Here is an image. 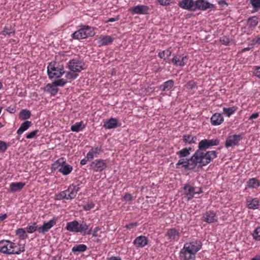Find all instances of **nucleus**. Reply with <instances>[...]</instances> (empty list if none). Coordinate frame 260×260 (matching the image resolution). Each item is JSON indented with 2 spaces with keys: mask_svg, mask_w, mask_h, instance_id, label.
<instances>
[{
  "mask_svg": "<svg viewBox=\"0 0 260 260\" xmlns=\"http://www.w3.org/2000/svg\"><path fill=\"white\" fill-rule=\"evenodd\" d=\"M219 144L218 139H203L201 140L198 146V149L191 156V160H196V162H200L201 167L209 164L211 160L217 157L216 151H208L204 152V151L209 149L210 147L217 146Z\"/></svg>",
  "mask_w": 260,
  "mask_h": 260,
  "instance_id": "f257e3e1",
  "label": "nucleus"
},
{
  "mask_svg": "<svg viewBox=\"0 0 260 260\" xmlns=\"http://www.w3.org/2000/svg\"><path fill=\"white\" fill-rule=\"evenodd\" d=\"M202 247L201 241L198 239H193L185 243L179 252L181 260H195L196 254Z\"/></svg>",
  "mask_w": 260,
  "mask_h": 260,
  "instance_id": "f03ea898",
  "label": "nucleus"
},
{
  "mask_svg": "<svg viewBox=\"0 0 260 260\" xmlns=\"http://www.w3.org/2000/svg\"><path fill=\"white\" fill-rule=\"evenodd\" d=\"M25 251L24 245L21 246L18 243L10 240L0 241V252L6 255L20 254Z\"/></svg>",
  "mask_w": 260,
  "mask_h": 260,
  "instance_id": "7ed1b4c3",
  "label": "nucleus"
},
{
  "mask_svg": "<svg viewBox=\"0 0 260 260\" xmlns=\"http://www.w3.org/2000/svg\"><path fill=\"white\" fill-rule=\"evenodd\" d=\"M95 35L94 28L88 25H83L71 35L72 38L76 40L86 39Z\"/></svg>",
  "mask_w": 260,
  "mask_h": 260,
  "instance_id": "20e7f679",
  "label": "nucleus"
},
{
  "mask_svg": "<svg viewBox=\"0 0 260 260\" xmlns=\"http://www.w3.org/2000/svg\"><path fill=\"white\" fill-rule=\"evenodd\" d=\"M79 187L73 184L70 185L68 188L64 191H61L56 196V199L58 200L63 199L72 200L76 196L79 190Z\"/></svg>",
  "mask_w": 260,
  "mask_h": 260,
  "instance_id": "39448f33",
  "label": "nucleus"
},
{
  "mask_svg": "<svg viewBox=\"0 0 260 260\" xmlns=\"http://www.w3.org/2000/svg\"><path fill=\"white\" fill-rule=\"evenodd\" d=\"M65 73L62 65L56 62H50L47 67V73L50 79L58 78Z\"/></svg>",
  "mask_w": 260,
  "mask_h": 260,
  "instance_id": "423d86ee",
  "label": "nucleus"
},
{
  "mask_svg": "<svg viewBox=\"0 0 260 260\" xmlns=\"http://www.w3.org/2000/svg\"><path fill=\"white\" fill-rule=\"evenodd\" d=\"M66 229L70 232L82 233V232L88 229V225L85 222L79 223L77 220L68 222L67 223Z\"/></svg>",
  "mask_w": 260,
  "mask_h": 260,
  "instance_id": "0eeeda50",
  "label": "nucleus"
},
{
  "mask_svg": "<svg viewBox=\"0 0 260 260\" xmlns=\"http://www.w3.org/2000/svg\"><path fill=\"white\" fill-rule=\"evenodd\" d=\"M191 157L187 159L186 158L180 159L178 162L176 164V168H180V166L182 165V167L184 168L185 169H193L199 164L200 167H201L200 162H196V160H191Z\"/></svg>",
  "mask_w": 260,
  "mask_h": 260,
  "instance_id": "6e6552de",
  "label": "nucleus"
},
{
  "mask_svg": "<svg viewBox=\"0 0 260 260\" xmlns=\"http://www.w3.org/2000/svg\"><path fill=\"white\" fill-rule=\"evenodd\" d=\"M183 191L187 197V200H190L193 198L196 194L202 193V189L201 188L194 187L189 184H186L183 187Z\"/></svg>",
  "mask_w": 260,
  "mask_h": 260,
  "instance_id": "1a4fd4ad",
  "label": "nucleus"
},
{
  "mask_svg": "<svg viewBox=\"0 0 260 260\" xmlns=\"http://www.w3.org/2000/svg\"><path fill=\"white\" fill-rule=\"evenodd\" d=\"M180 233L176 229H169L165 234V238L168 242L174 244L178 241L180 237Z\"/></svg>",
  "mask_w": 260,
  "mask_h": 260,
  "instance_id": "9d476101",
  "label": "nucleus"
},
{
  "mask_svg": "<svg viewBox=\"0 0 260 260\" xmlns=\"http://www.w3.org/2000/svg\"><path fill=\"white\" fill-rule=\"evenodd\" d=\"M90 170L94 172H102L105 170L107 167V165L105 160L99 159L91 162L89 165Z\"/></svg>",
  "mask_w": 260,
  "mask_h": 260,
  "instance_id": "9b49d317",
  "label": "nucleus"
},
{
  "mask_svg": "<svg viewBox=\"0 0 260 260\" xmlns=\"http://www.w3.org/2000/svg\"><path fill=\"white\" fill-rule=\"evenodd\" d=\"M84 63L79 58H73L68 62V68L72 71L80 72L84 69Z\"/></svg>",
  "mask_w": 260,
  "mask_h": 260,
  "instance_id": "f8f14e48",
  "label": "nucleus"
},
{
  "mask_svg": "<svg viewBox=\"0 0 260 260\" xmlns=\"http://www.w3.org/2000/svg\"><path fill=\"white\" fill-rule=\"evenodd\" d=\"M128 11L133 15H146L149 13L150 8L146 5H138L130 8Z\"/></svg>",
  "mask_w": 260,
  "mask_h": 260,
  "instance_id": "ddd939ff",
  "label": "nucleus"
},
{
  "mask_svg": "<svg viewBox=\"0 0 260 260\" xmlns=\"http://www.w3.org/2000/svg\"><path fill=\"white\" fill-rule=\"evenodd\" d=\"M241 135H233L229 136L225 142V146L226 148L234 147L239 145V142L242 140Z\"/></svg>",
  "mask_w": 260,
  "mask_h": 260,
  "instance_id": "4468645a",
  "label": "nucleus"
},
{
  "mask_svg": "<svg viewBox=\"0 0 260 260\" xmlns=\"http://www.w3.org/2000/svg\"><path fill=\"white\" fill-rule=\"evenodd\" d=\"M188 59V57L186 55L183 54H175L174 55L172 59V62L174 65L177 66H184Z\"/></svg>",
  "mask_w": 260,
  "mask_h": 260,
  "instance_id": "2eb2a0df",
  "label": "nucleus"
},
{
  "mask_svg": "<svg viewBox=\"0 0 260 260\" xmlns=\"http://www.w3.org/2000/svg\"><path fill=\"white\" fill-rule=\"evenodd\" d=\"M194 11L197 10L205 11L213 7V5L205 0H197L195 1Z\"/></svg>",
  "mask_w": 260,
  "mask_h": 260,
  "instance_id": "dca6fc26",
  "label": "nucleus"
},
{
  "mask_svg": "<svg viewBox=\"0 0 260 260\" xmlns=\"http://www.w3.org/2000/svg\"><path fill=\"white\" fill-rule=\"evenodd\" d=\"M195 1L193 0H182L179 2L178 6L185 10L194 11Z\"/></svg>",
  "mask_w": 260,
  "mask_h": 260,
  "instance_id": "f3484780",
  "label": "nucleus"
},
{
  "mask_svg": "<svg viewBox=\"0 0 260 260\" xmlns=\"http://www.w3.org/2000/svg\"><path fill=\"white\" fill-rule=\"evenodd\" d=\"M203 220L208 223H212L217 220V217L214 211H209L204 214Z\"/></svg>",
  "mask_w": 260,
  "mask_h": 260,
  "instance_id": "a211bd4d",
  "label": "nucleus"
},
{
  "mask_svg": "<svg viewBox=\"0 0 260 260\" xmlns=\"http://www.w3.org/2000/svg\"><path fill=\"white\" fill-rule=\"evenodd\" d=\"M148 243V239L144 236L137 237L133 242V244L138 248H143L147 245Z\"/></svg>",
  "mask_w": 260,
  "mask_h": 260,
  "instance_id": "6ab92c4d",
  "label": "nucleus"
},
{
  "mask_svg": "<svg viewBox=\"0 0 260 260\" xmlns=\"http://www.w3.org/2000/svg\"><path fill=\"white\" fill-rule=\"evenodd\" d=\"M56 223V220L54 219L50 220L47 222H45L42 226L38 229L40 233L45 234L52 228Z\"/></svg>",
  "mask_w": 260,
  "mask_h": 260,
  "instance_id": "aec40b11",
  "label": "nucleus"
},
{
  "mask_svg": "<svg viewBox=\"0 0 260 260\" xmlns=\"http://www.w3.org/2000/svg\"><path fill=\"white\" fill-rule=\"evenodd\" d=\"M211 123L212 125L217 126L220 125L224 121V118L219 113H214L211 117Z\"/></svg>",
  "mask_w": 260,
  "mask_h": 260,
  "instance_id": "412c9836",
  "label": "nucleus"
},
{
  "mask_svg": "<svg viewBox=\"0 0 260 260\" xmlns=\"http://www.w3.org/2000/svg\"><path fill=\"white\" fill-rule=\"evenodd\" d=\"M25 185V183L22 182H12L10 185L9 191L11 192L19 191Z\"/></svg>",
  "mask_w": 260,
  "mask_h": 260,
  "instance_id": "4be33fe9",
  "label": "nucleus"
},
{
  "mask_svg": "<svg viewBox=\"0 0 260 260\" xmlns=\"http://www.w3.org/2000/svg\"><path fill=\"white\" fill-rule=\"evenodd\" d=\"M113 38L109 36L101 35L99 39L98 45L99 46L108 45L113 41Z\"/></svg>",
  "mask_w": 260,
  "mask_h": 260,
  "instance_id": "5701e85b",
  "label": "nucleus"
},
{
  "mask_svg": "<svg viewBox=\"0 0 260 260\" xmlns=\"http://www.w3.org/2000/svg\"><path fill=\"white\" fill-rule=\"evenodd\" d=\"M44 91L51 94L52 95H55L58 91L57 86L54 82L46 85L44 88Z\"/></svg>",
  "mask_w": 260,
  "mask_h": 260,
  "instance_id": "b1692460",
  "label": "nucleus"
},
{
  "mask_svg": "<svg viewBox=\"0 0 260 260\" xmlns=\"http://www.w3.org/2000/svg\"><path fill=\"white\" fill-rule=\"evenodd\" d=\"M117 119L114 118H111L104 123L103 127L106 129H112L117 127Z\"/></svg>",
  "mask_w": 260,
  "mask_h": 260,
  "instance_id": "393cba45",
  "label": "nucleus"
},
{
  "mask_svg": "<svg viewBox=\"0 0 260 260\" xmlns=\"http://www.w3.org/2000/svg\"><path fill=\"white\" fill-rule=\"evenodd\" d=\"M247 207L250 209H257L260 206L259 200L258 198H253L247 202Z\"/></svg>",
  "mask_w": 260,
  "mask_h": 260,
  "instance_id": "a878e982",
  "label": "nucleus"
},
{
  "mask_svg": "<svg viewBox=\"0 0 260 260\" xmlns=\"http://www.w3.org/2000/svg\"><path fill=\"white\" fill-rule=\"evenodd\" d=\"M174 85V81L173 80H169L160 85L159 88L163 91H167L171 89Z\"/></svg>",
  "mask_w": 260,
  "mask_h": 260,
  "instance_id": "bb28decb",
  "label": "nucleus"
},
{
  "mask_svg": "<svg viewBox=\"0 0 260 260\" xmlns=\"http://www.w3.org/2000/svg\"><path fill=\"white\" fill-rule=\"evenodd\" d=\"M238 110L237 106H233L229 108H223L222 114L228 117H230L232 115L234 114Z\"/></svg>",
  "mask_w": 260,
  "mask_h": 260,
  "instance_id": "cd10ccee",
  "label": "nucleus"
},
{
  "mask_svg": "<svg viewBox=\"0 0 260 260\" xmlns=\"http://www.w3.org/2000/svg\"><path fill=\"white\" fill-rule=\"evenodd\" d=\"M15 33V31L14 28L12 26L9 25L5 26L1 34L4 36H6V35L11 36L14 35Z\"/></svg>",
  "mask_w": 260,
  "mask_h": 260,
  "instance_id": "c85d7f7f",
  "label": "nucleus"
},
{
  "mask_svg": "<svg viewBox=\"0 0 260 260\" xmlns=\"http://www.w3.org/2000/svg\"><path fill=\"white\" fill-rule=\"evenodd\" d=\"M85 127L83 122L80 121L79 122H76L74 125H72L71 127V130L72 132L78 133L82 131Z\"/></svg>",
  "mask_w": 260,
  "mask_h": 260,
  "instance_id": "c756f323",
  "label": "nucleus"
},
{
  "mask_svg": "<svg viewBox=\"0 0 260 260\" xmlns=\"http://www.w3.org/2000/svg\"><path fill=\"white\" fill-rule=\"evenodd\" d=\"M31 122L29 121H25L22 123L17 130L18 135H21L24 131H26L31 125Z\"/></svg>",
  "mask_w": 260,
  "mask_h": 260,
  "instance_id": "7c9ffc66",
  "label": "nucleus"
},
{
  "mask_svg": "<svg viewBox=\"0 0 260 260\" xmlns=\"http://www.w3.org/2000/svg\"><path fill=\"white\" fill-rule=\"evenodd\" d=\"M73 170V167L71 165L67 164L61 168H58V172L61 173L63 175H68L71 173Z\"/></svg>",
  "mask_w": 260,
  "mask_h": 260,
  "instance_id": "2f4dec72",
  "label": "nucleus"
},
{
  "mask_svg": "<svg viewBox=\"0 0 260 260\" xmlns=\"http://www.w3.org/2000/svg\"><path fill=\"white\" fill-rule=\"evenodd\" d=\"M87 249L86 245L84 244H78L76 245L72 248V251L74 253H77L79 252H83L85 251Z\"/></svg>",
  "mask_w": 260,
  "mask_h": 260,
  "instance_id": "473e14b6",
  "label": "nucleus"
},
{
  "mask_svg": "<svg viewBox=\"0 0 260 260\" xmlns=\"http://www.w3.org/2000/svg\"><path fill=\"white\" fill-rule=\"evenodd\" d=\"M183 140L185 143L191 144L196 142L197 138L191 135H186L183 136Z\"/></svg>",
  "mask_w": 260,
  "mask_h": 260,
  "instance_id": "72a5a7b5",
  "label": "nucleus"
},
{
  "mask_svg": "<svg viewBox=\"0 0 260 260\" xmlns=\"http://www.w3.org/2000/svg\"><path fill=\"white\" fill-rule=\"evenodd\" d=\"M247 186L249 188H256L260 186V182L255 178H251L247 181Z\"/></svg>",
  "mask_w": 260,
  "mask_h": 260,
  "instance_id": "f704fd0d",
  "label": "nucleus"
},
{
  "mask_svg": "<svg viewBox=\"0 0 260 260\" xmlns=\"http://www.w3.org/2000/svg\"><path fill=\"white\" fill-rule=\"evenodd\" d=\"M67 164L66 159L64 157H61L55 161L53 166H54V168L58 169V168H61L62 166Z\"/></svg>",
  "mask_w": 260,
  "mask_h": 260,
  "instance_id": "c9c22d12",
  "label": "nucleus"
},
{
  "mask_svg": "<svg viewBox=\"0 0 260 260\" xmlns=\"http://www.w3.org/2000/svg\"><path fill=\"white\" fill-rule=\"evenodd\" d=\"M31 113L30 112L26 109L22 110L19 113V118L22 120H25L29 119L30 117Z\"/></svg>",
  "mask_w": 260,
  "mask_h": 260,
  "instance_id": "e433bc0d",
  "label": "nucleus"
},
{
  "mask_svg": "<svg viewBox=\"0 0 260 260\" xmlns=\"http://www.w3.org/2000/svg\"><path fill=\"white\" fill-rule=\"evenodd\" d=\"M191 150V148H185L177 152L176 154L177 155H179L180 157H186L190 154V151Z\"/></svg>",
  "mask_w": 260,
  "mask_h": 260,
  "instance_id": "4c0bfd02",
  "label": "nucleus"
},
{
  "mask_svg": "<svg viewBox=\"0 0 260 260\" xmlns=\"http://www.w3.org/2000/svg\"><path fill=\"white\" fill-rule=\"evenodd\" d=\"M172 52L170 49H166L158 53V56L162 59H166L171 55Z\"/></svg>",
  "mask_w": 260,
  "mask_h": 260,
  "instance_id": "58836bf2",
  "label": "nucleus"
},
{
  "mask_svg": "<svg viewBox=\"0 0 260 260\" xmlns=\"http://www.w3.org/2000/svg\"><path fill=\"white\" fill-rule=\"evenodd\" d=\"M16 235L21 239H24L27 237L25 230L23 228L18 229L16 230Z\"/></svg>",
  "mask_w": 260,
  "mask_h": 260,
  "instance_id": "ea45409f",
  "label": "nucleus"
},
{
  "mask_svg": "<svg viewBox=\"0 0 260 260\" xmlns=\"http://www.w3.org/2000/svg\"><path fill=\"white\" fill-rule=\"evenodd\" d=\"M248 24L250 27L253 28L255 27L258 24L257 18L253 17L248 19Z\"/></svg>",
  "mask_w": 260,
  "mask_h": 260,
  "instance_id": "a19ab883",
  "label": "nucleus"
},
{
  "mask_svg": "<svg viewBox=\"0 0 260 260\" xmlns=\"http://www.w3.org/2000/svg\"><path fill=\"white\" fill-rule=\"evenodd\" d=\"M252 237L255 241H260V226L256 228L253 232Z\"/></svg>",
  "mask_w": 260,
  "mask_h": 260,
  "instance_id": "79ce46f5",
  "label": "nucleus"
},
{
  "mask_svg": "<svg viewBox=\"0 0 260 260\" xmlns=\"http://www.w3.org/2000/svg\"><path fill=\"white\" fill-rule=\"evenodd\" d=\"M76 72L72 71L70 70V72H67L66 74V77L69 79H75L77 78L78 75L76 73Z\"/></svg>",
  "mask_w": 260,
  "mask_h": 260,
  "instance_id": "37998d69",
  "label": "nucleus"
},
{
  "mask_svg": "<svg viewBox=\"0 0 260 260\" xmlns=\"http://www.w3.org/2000/svg\"><path fill=\"white\" fill-rule=\"evenodd\" d=\"M250 3L255 11H257L260 9V0H250Z\"/></svg>",
  "mask_w": 260,
  "mask_h": 260,
  "instance_id": "c03bdc74",
  "label": "nucleus"
},
{
  "mask_svg": "<svg viewBox=\"0 0 260 260\" xmlns=\"http://www.w3.org/2000/svg\"><path fill=\"white\" fill-rule=\"evenodd\" d=\"M38 229L36 222H34L32 225H28L26 227V231L28 233L31 234L35 232Z\"/></svg>",
  "mask_w": 260,
  "mask_h": 260,
  "instance_id": "a18cd8bd",
  "label": "nucleus"
},
{
  "mask_svg": "<svg viewBox=\"0 0 260 260\" xmlns=\"http://www.w3.org/2000/svg\"><path fill=\"white\" fill-rule=\"evenodd\" d=\"M185 87L189 90H192L197 87V83L193 80L189 81L185 85Z\"/></svg>",
  "mask_w": 260,
  "mask_h": 260,
  "instance_id": "49530a36",
  "label": "nucleus"
},
{
  "mask_svg": "<svg viewBox=\"0 0 260 260\" xmlns=\"http://www.w3.org/2000/svg\"><path fill=\"white\" fill-rule=\"evenodd\" d=\"M57 86H63L67 82V80L63 78L59 79L53 82Z\"/></svg>",
  "mask_w": 260,
  "mask_h": 260,
  "instance_id": "de8ad7c7",
  "label": "nucleus"
},
{
  "mask_svg": "<svg viewBox=\"0 0 260 260\" xmlns=\"http://www.w3.org/2000/svg\"><path fill=\"white\" fill-rule=\"evenodd\" d=\"M94 207V204L92 202H89L83 205L84 210L88 211Z\"/></svg>",
  "mask_w": 260,
  "mask_h": 260,
  "instance_id": "09e8293b",
  "label": "nucleus"
},
{
  "mask_svg": "<svg viewBox=\"0 0 260 260\" xmlns=\"http://www.w3.org/2000/svg\"><path fill=\"white\" fill-rule=\"evenodd\" d=\"M90 150L92 151L93 154L95 155V157H97V156L103 151L102 148L101 147H96L94 148H92Z\"/></svg>",
  "mask_w": 260,
  "mask_h": 260,
  "instance_id": "8fccbe9b",
  "label": "nucleus"
},
{
  "mask_svg": "<svg viewBox=\"0 0 260 260\" xmlns=\"http://www.w3.org/2000/svg\"><path fill=\"white\" fill-rule=\"evenodd\" d=\"M39 130H35L34 131L31 132L29 133H28L26 135V138L27 139H32L36 137L37 134L39 133Z\"/></svg>",
  "mask_w": 260,
  "mask_h": 260,
  "instance_id": "3c124183",
  "label": "nucleus"
},
{
  "mask_svg": "<svg viewBox=\"0 0 260 260\" xmlns=\"http://www.w3.org/2000/svg\"><path fill=\"white\" fill-rule=\"evenodd\" d=\"M252 69L254 75L260 79V66H254Z\"/></svg>",
  "mask_w": 260,
  "mask_h": 260,
  "instance_id": "603ef678",
  "label": "nucleus"
},
{
  "mask_svg": "<svg viewBox=\"0 0 260 260\" xmlns=\"http://www.w3.org/2000/svg\"><path fill=\"white\" fill-rule=\"evenodd\" d=\"M8 145L7 143L0 140V152H4L7 149Z\"/></svg>",
  "mask_w": 260,
  "mask_h": 260,
  "instance_id": "864d4df0",
  "label": "nucleus"
},
{
  "mask_svg": "<svg viewBox=\"0 0 260 260\" xmlns=\"http://www.w3.org/2000/svg\"><path fill=\"white\" fill-rule=\"evenodd\" d=\"M158 2L161 6H168L172 3L173 0H157Z\"/></svg>",
  "mask_w": 260,
  "mask_h": 260,
  "instance_id": "5fc2aeb1",
  "label": "nucleus"
},
{
  "mask_svg": "<svg viewBox=\"0 0 260 260\" xmlns=\"http://www.w3.org/2000/svg\"><path fill=\"white\" fill-rule=\"evenodd\" d=\"M220 42L224 45H227L230 42V39L225 36H223L220 38Z\"/></svg>",
  "mask_w": 260,
  "mask_h": 260,
  "instance_id": "6e6d98bb",
  "label": "nucleus"
},
{
  "mask_svg": "<svg viewBox=\"0 0 260 260\" xmlns=\"http://www.w3.org/2000/svg\"><path fill=\"white\" fill-rule=\"evenodd\" d=\"M123 199L125 201L131 202L133 200V197L130 193H126L123 197Z\"/></svg>",
  "mask_w": 260,
  "mask_h": 260,
  "instance_id": "4d7b16f0",
  "label": "nucleus"
},
{
  "mask_svg": "<svg viewBox=\"0 0 260 260\" xmlns=\"http://www.w3.org/2000/svg\"><path fill=\"white\" fill-rule=\"evenodd\" d=\"M6 110L10 113H14L16 112V107L15 106H10L7 108Z\"/></svg>",
  "mask_w": 260,
  "mask_h": 260,
  "instance_id": "13d9d810",
  "label": "nucleus"
},
{
  "mask_svg": "<svg viewBox=\"0 0 260 260\" xmlns=\"http://www.w3.org/2000/svg\"><path fill=\"white\" fill-rule=\"evenodd\" d=\"M95 157V155L93 154L92 151L90 150V151L87 153L86 158L87 160H91Z\"/></svg>",
  "mask_w": 260,
  "mask_h": 260,
  "instance_id": "bf43d9fd",
  "label": "nucleus"
},
{
  "mask_svg": "<svg viewBox=\"0 0 260 260\" xmlns=\"http://www.w3.org/2000/svg\"><path fill=\"white\" fill-rule=\"evenodd\" d=\"M100 230V228L99 226L95 227L92 233V236L94 237H97V233Z\"/></svg>",
  "mask_w": 260,
  "mask_h": 260,
  "instance_id": "052dcab7",
  "label": "nucleus"
},
{
  "mask_svg": "<svg viewBox=\"0 0 260 260\" xmlns=\"http://www.w3.org/2000/svg\"><path fill=\"white\" fill-rule=\"evenodd\" d=\"M107 260H121L120 256H111L107 257Z\"/></svg>",
  "mask_w": 260,
  "mask_h": 260,
  "instance_id": "680f3d73",
  "label": "nucleus"
},
{
  "mask_svg": "<svg viewBox=\"0 0 260 260\" xmlns=\"http://www.w3.org/2000/svg\"><path fill=\"white\" fill-rule=\"evenodd\" d=\"M259 116L258 113H253L249 117V119H253L257 118Z\"/></svg>",
  "mask_w": 260,
  "mask_h": 260,
  "instance_id": "e2e57ef3",
  "label": "nucleus"
},
{
  "mask_svg": "<svg viewBox=\"0 0 260 260\" xmlns=\"http://www.w3.org/2000/svg\"><path fill=\"white\" fill-rule=\"evenodd\" d=\"M118 19H119V18L118 17L111 18L109 19L108 20H107V21H106V23L112 22L117 21V20H118Z\"/></svg>",
  "mask_w": 260,
  "mask_h": 260,
  "instance_id": "0e129e2a",
  "label": "nucleus"
},
{
  "mask_svg": "<svg viewBox=\"0 0 260 260\" xmlns=\"http://www.w3.org/2000/svg\"><path fill=\"white\" fill-rule=\"evenodd\" d=\"M138 225L137 223H132L126 225V227L128 229L133 228L135 226H137Z\"/></svg>",
  "mask_w": 260,
  "mask_h": 260,
  "instance_id": "69168bd1",
  "label": "nucleus"
},
{
  "mask_svg": "<svg viewBox=\"0 0 260 260\" xmlns=\"http://www.w3.org/2000/svg\"><path fill=\"white\" fill-rule=\"evenodd\" d=\"M91 233V230L88 229L87 230H86L85 231L82 232V233H81L83 235H90Z\"/></svg>",
  "mask_w": 260,
  "mask_h": 260,
  "instance_id": "338daca9",
  "label": "nucleus"
},
{
  "mask_svg": "<svg viewBox=\"0 0 260 260\" xmlns=\"http://www.w3.org/2000/svg\"><path fill=\"white\" fill-rule=\"evenodd\" d=\"M88 160H87V158L85 157V158L82 159L81 161H80V164L81 165H84L85 164H86L87 161Z\"/></svg>",
  "mask_w": 260,
  "mask_h": 260,
  "instance_id": "774afa93",
  "label": "nucleus"
}]
</instances>
